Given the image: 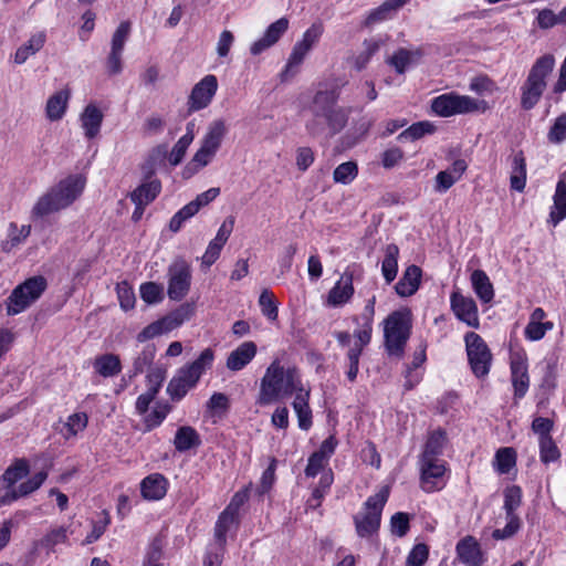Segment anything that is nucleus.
<instances>
[{"label": "nucleus", "mask_w": 566, "mask_h": 566, "mask_svg": "<svg viewBox=\"0 0 566 566\" xmlns=\"http://www.w3.org/2000/svg\"><path fill=\"white\" fill-rule=\"evenodd\" d=\"M337 90L317 91L310 106L312 119L306 123L310 135L317 137L328 129L331 136L338 134L347 124L348 113L337 106Z\"/></svg>", "instance_id": "nucleus-1"}, {"label": "nucleus", "mask_w": 566, "mask_h": 566, "mask_svg": "<svg viewBox=\"0 0 566 566\" xmlns=\"http://www.w3.org/2000/svg\"><path fill=\"white\" fill-rule=\"evenodd\" d=\"M302 387L301 377L295 368L285 370L279 360H274L261 379L256 403L260 406L271 405L283 397L296 394Z\"/></svg>", "instance_id": "nucleus-2"}, {"label": "nucleus", "mask_w": 566, "mask_h": 566, "mask_svg": "<svg viewBox=\"0 0 566 566\" xmlns=\"http://www.w3.org/2000/svg\"><path fill=\"white\" fill-rule=\"evenodd\" d=\"M83 188L84 180L81 177L71 176L61 180L39 198L32 209V214L41 218L69 207L80 196Z\"/></svg>", "instance_id": "nucleus-3"}, {"label": "nucleus", "mask_w": 566, "mask_h": 566, "mask_svg": "<svg viewBox=\"0 0 566 566\" xmlns=\"http://www.w3.org/2000/svg\"><path fill=\"white\" fill-rule=\"evenodd\" d=\"M555 59L552 54L538 57L531 67L528 75L521 87V107L532 109L541 99L546 90V78L553 72Z\"/></svg>", "instance_id": "nucleus-4"}, {"label": "nucleus", "mask_w": 566, "mask_h": 566, "mask_svg": "<svg viewBox=\"0 0 566 566\" xmlns=\"http://www.w3.org/2000/svg\"><path fill=\"white\" fill-rule=\"evenodd\" d=\"M411 326V312L408 308L394 311L384 321L385 348L390 356H403Z\"/></svg>", "instance_id": "nucleus-5"}, {"label": "nucleus", "mask_w": 566, "mask_h": 566, "mask_svg": "<svg viewBox=\"0 0 566 566\" xmlns=\"http://www.w3.org/2000/svg\"><path fill=\"white\" fill-rule=\"evenodd\" d=\"M46 286V280L42 275L27 279L23 283L15 286L7 298V314L12 316L27 310L41 297Z\"/></svg>", "instance_id": "nucleus-6"}, {"label": "nucleus", "mask_w": 566, "mask_h": 566, "mask_svg": "<svg viewBox=\"0 0 566 566\" xmlns=\"http://www.w3.org/2000/svg\"><path fill=\"white\" fill-rule=\"evenodd\" d=\"M388 496L389 488L384 486L378 493L367 499L365 502V512L354 516L355 528L359 537L371 536L378 531L381 512Z\"/></svg>", "instance_id": "nucleus-7"}, {"label": "nucleus", "mask_w": 566, "mask_h": 566, "mask_svg": "<svg viewBox=\"0 0 566 566\" xmlns=\"http://www.w3.org/2000/svg\"><path fill=\"white\" fill-rule=\"evenodd\" d=\"M481 104L483 105L482 111H484V101L479 102L467 95L447 93L433 98L431 103V108L439 116L449 117L455 114H468L478 112L481 109Z\"/></svg>", "instance_id": "nucleus-8"}, {"label": "nucleus", "mask_w": 566, "mask_h": 566, "mask_svg": "<svg viewBox=\"0 0 566 566\" xmlns=\"http://www.w3.org/2000/svg\"><path fill=\"white\" fill-rule=\"evenodd\" d=\"M468 360L472 373L478 378H483L490 373L492 354L483 338L469 332L464 336Z\"/></svg>", "instance_id": "nucleus-9"}, {"label": "nucleus", "mask_w": 566, "mask_h": 566, "mask_svg": "<svg viewBox=\"0 0 566 566\" xmlns=\"http://www.w3.org/2000/svg\"><path fill=\"white\" fill-rule=\"evenodd\" d=\"M168 287L167 295L171 301H181L190 291L191 286V268L189 263L179 258L176 259L168 268Z\"/></svg>", "instance_id": "nucleus-10"}, {"label": "nucleus", "mask_w": 566, "mask_h": 566, "mask_svg": "<svg viewBox=\"0 0 566 566\" xmlns=\"http://www.w3.org/2000/svg\"><path fill=\"white\" fill-rule=\"evenodd\" d=\"M218 90V81L214 75H206L191 90L188 98V112H197L206 108L212 101Z\"/></svg>", "instance_id": "nucleus-11"}, {"label": "nucleus", "mask_w": 566, "mask_h": 566, "mask_svg": "<svg viewBox=\"0 0 566 566\" xmlns=\"http://www.w3.org/2000/svg\"><path fill=\"white\" fill-rule=\"evenodd\" d=\"M130 33V23L123 21L112 36L111 52L107 57V72L115 75L122 72V54Z\"/></svg>", "instance_id": "nucleus-12"}, {"label": "nucleus", "mask_w": 566, "mask_h": 566, "mask_svg": "<svg viewBox=\"0 0 566 566\" xmlns=\"http://www.w3.org/2000/svg\"><path fill=\"white\" fill-rule=\"evenodd\" d=\"M451 308L454 315L468 326L479 327L478 306L472 297L453 292L450 297Z\"/></svg>", "instance_id": "nucleus-13"}, {"label": "nucleus", "mask_w": 566, "mask_h": 566, "mask_svg": "<svg viewBox=\"0 0 566 566\" xmlns=\"http://www.w3.org/2000/svg\"><path fill=\"white\" fill-rule=\"evenodd\" d=\"M214 359V353L211 348H206L201 352L199 357L184 367H181L177 373L186 380L189 385L195 387L199 381L202 374L211 368Z\"/></svg>", "instance_id": "nucleus-14"}, {"label": "nucleus", "mask_w": 566, "mask_h": 566, "mask_svg": "<svg viewBox=\"0 0 566 566\" xmlns=\"http://www.w3.org/2000/svg\"><path fill=\"white\" fill-rule=\"evenodd\" d=\"M289 20L286 18H280L275 22L271 23L264 32V35L258 41L253 42L250 46L252 55H259L263 51L274 45L280 38L287 31Z\"/></svg>", "instance_id": "nucleus-15"}, {"label": "nucleus", "mask_w": 566, "mask_h": 566, "mask_svg": "<svg viewBox=\"0 0 566 566\" xmlns=\"http://www.w3.org/2000/svg\"><path fill=\"white\" fill-rule=\"evenodd\" d=\"M457 556L467 566H482L484 555L479 542L471 535L460 539L455 547Z\"/></svg>", "instance_id": "nucleus-16"}, {"label": "nucleus", "mask_w": 566, "mask_h": 566, "mask_svg": "<svg viewBox=\"0 0 566 566\" xmlns=\"http://www.w3.org/2000/svg\"><path fill=\"white\" fill-rule=\"evenodd\" d=\"M420 480L426 492L437 490V480L446 473L444 462L439 459H420Z\"/></svg>", "instance_id": "nucleus-17"}, {"label": "nucleus", "mask_w": 566, "mask_h": 566, "mask_svg": "<svg viewBox=\"0 0 566 566\" xmlns=\"http://www.w3.org/2000/svg\"><path fill=\"white\" fill-rule=\"evenodd\" d=\"M46 478L48 473L45 471H40L35 473L31 479L22 482L19 486L6 491V493L0 496V506L8 505L13 501H17L18 499L27 496L36 491L41 488Z\"/></svg>", "instance_id": "nucleus-18"}, {"label": "nucleus", "mask_w": 566, "mask_h": 566, "mask_svg": "<svg viewBox=\"0 0 566 566\" xmlns=\"http://www.w3.org/2000/svg\"><path fill=\"white\" fill-rule=\"evenodd\" d=\"M421 277L422 270L418 265L411 264L407 266L395 285L396 293L401 297L413 295L420 286Z\"/></svg>", "instance_id": "nucleus-19"}, {"label": "nucleus", "mask_w": 566, "mask_h": 566, "mask_svg": "<svg viewBox=\"0 0 566 566\" xmlns=\"http://www.w3.org/2000/svg\"><path fill=\"white\" fill-rule=\"evenodd\" d=\"M354 295L353 274L345 272L340 280L329 291L327 304L334 307L347 303Z\"/></svg>", "instance_id": "nucleus-20"}, {"label": "nucleus", "mask_w": 566, "mask_h": 566, "mask_svg": "<svg viewBox=\"0 0 566 566\" xmlns=\"http://www.w3.org/2000/svg\"><path fill=\"white\" fill-rule=\"evenodd\" d=\"M256 345L253 342H244L230 353L227 358V368L233 371L241 370L255 356Z\"/></svg>", "instance_id": "nucleus-21"}, {"label": "nucleus", "mask_w": 566, "mask_h": 566, "mask_svg": "<svg viewBox=\"0 0 566 566\" xmlns=\"http://www.w3.org/2000/svg\"><path fill=\"white\" fill-rule=\"evenodd\" d=\"M310 390L302 387L292 402L293 409L297 416L298 427L307 431L312 427V410L308 405Z\"/></svg>", "instance_id": "nucleus-22"}, {"label": "nucleus", "mask_w": 566, "mask_h": 566, "mask_svg": "<svg viewBox=\"0 0 566 566\" xmlns=\"http://www.w3.org/2000/svg\"><path fill=\"white\" fill-rule=\"evenodd\" d=\"M142 495L147 500H160L167 492V480L163 474L154 473L140 483Z\"/></svg>", "instance_id": "nucleus-23"}, {"label": "nucleus", "mask_w": 566, "mask_h": 566, "mask_svg": "<svg viewBox=\"0 0 566 566\" xmlns=\"http://www.w3.org/2000/svg\"><path fill=\"white\" fill-rule=\"evenodd\" d=\"M161 190V184L158 179L144 181L134 191L129 193L130 200L135 205L148 206L153 202Z\"/></svg>", "instance_id": "nucleus-24"}, {"label": "nucleus", "mask_w": 566, "mask_h": 566, "mask_svg": "<svg viewBox=\"0 0 566 566\" xmlns=\"http://www.w3.org/2000/svg\"><path fill=\"white\" fill-rule=\"evenodd\" d=\"M70 96L71 91L69 88H63L50 96L45 106L46 116L50 120H59L64 116Z\"/></svg>", "instance_id": "nucleus-25"}, {"label": "nucleus", "mask_w": 566, "mask_h": 566, "mask_svg": "<svg viewBox=\"0 0 566 566\" xmlns=\"http://www.w3.org/2000/svg\"><path fill=\"white\" fill-rule=\"evenodd\" d=\"M30 467L24 458L15 459L14 462L7 468L0 479V483L4 489H14V484L29 474Z\"/></svg>", "instance_id": "nucleus-26"}, {"label": "nucleus", "mask_w": 566, "mask_h": 566, "mask_svg": "<svg viewBox=\"0 0 566 566\" xmlns=\"http://www.w3.org/2000/svg\"><path fill=\"white\" fill-rule=\"evenodd\" d=\"M511 374L514 397L520 399L525 396L530 385L526 363L524 360H512Z\"/></svg>", "instance_id": "nucleus-27"}, {"label": "nucleus", "mask_w": 566, "mask_h": 566, "mask_svg": "<svg viewBox=\"0 0 566 566\" xmlns=\"http://www.w3.org/2000/svg\"><path fill=\"white\" fill-rule=\"evenodd\" d=\"M103 113L94 104H88L81 115L82 127L88 139L94 138L99 133Z\"/></svg>", "instance_id": "nucleus-28"}, {"label": "nucleus", "mask_w": 566, "mask_h": 566, "mask_svg": "<svg viewBox=\"0 0 566 566\" xmlns=\"http://www.w3.org/2000/svg\"><path fill=\"white\" fill-rule=\"evenodd\" d=\"M200 443L201 440L199 433L190 426L180 427L175 434L174 446L179 452L197 448Z\"/></svg>", "instance_id": "nucleus-29"}, {"label": "nucleus", "mask_w": 566, "mask_h": 566, "mask_svg": "<svg viewBox=\"0 0 566 566\" xmlns=\"http://www.w3.org/2000/svg\"><path fill=\"white\" fill-rule=\"evenodd\" d=\"M471 283L475 294L483 303H489L493 300V285L484 271L474 270L471 274Z\"/></svg>", "instance_id": "nucleus-30"}, {"label": "nucleus", "mask_w": 566, "mask_h": 566, "mask_svg": "<svg viewBox=\"0 0 566 566\" xmlns=\"http://www.w3.org/2000/svg\"><path fill=\"white\" fill-rule=\"evenodd\" d=\"M511 188L523 191L526 184V161L522 150L512 156V174L510 178Z\"/></svg>", "instance_id": "nucleus-31"}, {"label": "nucleus", "mask_w": 566, "mask_h": 566, "mask_svg": "<svg viewBox=\"0 0 566 566\" xmlns=\"http://www.w3.org/2000/svg\"><path fill=\"white\" fill-rule=\"evenodd\" d=\"M228 133L227 124L223 119H214L208 126L207 133L202 140V145L218 151L224 136Z\"/></svg>", "instance_id": "nucleus-32"}, {"label": "nucleus", "mask_w": 566, "mask_h": 566, "mask_svg": "<svg viewBox=\"0 0 566 566\" xmlns=\"http://www.w3.org/2000/svg\"><path fill=\"white\" fill-rule=\"evenodd\" d=\"M398 256V245L395 243L388 244L385 249V258L381 263V273L387 284H390L397 276Z\"/></svg>", "instance_id": "nucleus-33"}, {"label": "nucleus", "mask_w": 566, "mask_h": 566, "mask_svg": "<svg viewBox=\"0 0 566 566\" xmlns=\"http://www.w3.org/2000/svg\"><path fill=\"white\" fill-rule=\"evenodd\" d=\"M46 41V35L44 32H38L33 34L27 43L21 45L14 54V62L17 64L24 63L29 56L34 55L39 52Z\"/></svg>", "instance_id": "nucleus-34"}, {"label": "nucleus", "mask_w": 566, "mask_h": 566, "mask_svg": "<svg viewBox=\"0 0 566 566\" xmlns=\"http://www.w3.org/2000/svg\"><path fill=\"white\" fill-rule=\"evenodd\" d=\"M93 365L96 373L105 378L113 377L119 374L122 370L120 359L115 354H104L97 356Z\"/></svg>", "instance_id": "nucleus-35"}, {"label": "nucleus", "mask_w": 566, "mask_h": 566, "mask_svg": "<svg viewBox=\"0 0 566 566\" xmlns=\"http://www.w3.org/2000/svg\"><path fill=\"white\" fill-rule=\"evenodd\" d=\"M446 440V431L441 429L432 431L424 443L420 459H438L442 454Z\"/></svg>", "instance_id": "nucleus-36"}, {"label": "nucleus", "mask_w": 566, "mask_h": 566, "mask_svg": "<svg viewBox=\"0 0 566 566\" xmlns=\"http://www.w3.org/2000/svg\"><path fill=\"white\" fill-rule=\"evenodd\" d=\"M549 217L554 224H557L566 218V182L564 180H559L556 185L554 209Z\"/></svg>", "instance_id": "nucleus-37"}, {"label": "nucleus", "mask_w": 566, "mask_h": 566, "mask_svg": "<svg viewBox=\"0 0 566 566\" xmlns=\"http://www.w3.org/2000/svg\"><path fill=\"white\" fill-rule=\"evenodd\" d=\"M217 151L203 145L197 150L191 163L185 168L184 175L186 177L197 172L200 168L206 167L214 157Z\"/></svg>", "instance_id": "nucleus-38"}, {"label": "nucleus", "mask_w": 566, "mask_h": 566, "mask_svg": "<svg viewBox=\"0 0 566 566\" xmlns=\"http://www.w3.org/2000/svg\"><path fill=\"white\" fill-rule=\"evenodd\" d=\"M434 132V126L430 122H418L412 124L406 130L397 136L398 142L405 143L407 140H417L423 137L426 134Z\"/></svg>", "instance_id": "nucleus-39"}, {"label": "nucleus", "mask_w": 566, "mask_h": 566, "mask_svg": "<svg viewBox=\"0 0 566 566\" xmlns=\"http://www.w3.org/2000/svg\"><path fill=\"white\" fill-rule=\"evenodd\" d=\"M515 463L516 452L513 448H501L496 451L494 465L499 473H509Z\"/></svg>", "instance_id": "nucleus-40"}, {"label": "nucleus", "mask_w": 566, "mask_h": 566, "mask_svg": "<svg viewBox=\"0 0 566 566\" xmlns=\"http://www.w3.org/2000/svg\"><path fill=\"white\" fill-rule=\"evenodd\" d=\"M238 523V516L233 513L229 512L228 510H224L216 524L214 527V536L216 539L219 542L220 546H223L226 544V536L230 527Z\"/></svg>", "instance_id": "nucleus-41"}, {"label": "nucleus", "mask_w": 566, "mask_h": 566, "mask_svg": "<svg viewBox=\"0 0 566 566\" xmlns=\"http://www.w3.org/2000/svg\"><path fill=\"white\" fill-rule=\"evenodd\" d=\"M156 355V347L154 344H147L143 350L137 355L133 363V375L137 376L150 367Z\"/></svg>", "instance_id": "nucleus-42"}, {"label": "nucleus", "mask_w": 566, "mask_h": 566, "mask_svg": "<svg viewBox=\"0 0 566 566\" xmlns=\"http://www.w3.org/2000/svg\"><path fill=\"white\" fill-rule=\"evenodd\" d=\"M31 232V226H22L20 229L15 223H10L8 240L2 243V249L7 252L24 241Z\"/></svg>", "instance_id": "nucleus-43"}, {"label": "nucleus", "mask_w": 566, "mask_h": 566, "mask_svg": "<svg viewBox=\"0 0 566 566\" xmlns=\"http://www.w3.org/2000/svg\"><path fill=\"white\" fill-rule=\"evenodd\" d=\"M67 539V530L63 526L52 528L41 539L35 543L36 547L52 551L55 545L65 543Z\"/></svg>", "instance_id": "nucleus-44"}, {"label": "nucleus", "mask_w": 566, "mask_h": 566, "mask_svg": "<svg viewBox=\"0 0 566 566\" xmlns=\"http://www.w3.org/2000/svg\"><path fill=\"white\" fill-rule=\"evenodd\" d=\"M357 174V164L354 161H346L334 169L333 179L337 184L348 185L356 178Z\"/></svg>", "instance_id": "nucleus-45"}, {"label": "nucleus", "mask_w": 566, "mask_h": 566, "mask_svg": "<svg viewBox=\"0 0 566 566\" xmlns=\"http://www.w3.org/2000/svg\"><path fill=\"white\" fill-rule=\"evenodd\" d=\"M418 52H412L406 49H399L389 59V64L392 65L397 73L403 74L407 67L413 62V57L419 56Z\"/></svg>", "instance_id": "nucleus-46"}, {"label": "nucleus", "mask_w": 566, "mask_h": 566, "mask_svg": "<svg viewBox=\"0 0 566 566\" xmlns=\"http://www.w3.org/2000/svg\"><path fill=\"white\" fill-rule=\"evenodd\" d=\"M140 297L147 304H156L164 300L163 285L156 282H146L140 285Z\"/></svg>", "instance_id": "nucleus-47"}, {"label": "nucleus", "mask_w": 566, "mask_h": 566, "mask_svg": "<svg viewBox=\"0 0 566 566\" xmlns=\"http://www.w3.org/2000/svg\"><path fill=\"white\" fill-rule=\"evenodd\" d=\"M259 305L261 307V312L264 316H266L270 321H275L277 318V305L274 297V294L264 289L259 296Z\"/></svg>", "instance_id": "nucleus-48"}, {"label": "nucleus", "mask_w": 566, "mask_h": 566, "mask_svg": "<svg viewBox=\"0 0 566 566\" xmlns=\"http://www.w3.org/2000/svg\"><path fill=\"white\" fill-rule=\"evenodd\" d=\"M193 388L178 373L171 378L167 386V392L172 400L182 399L187 392Z\"/></svg>", "instance_id": "nucleus-49"}, {"label": "nucleus", "mask_w": 566, "mask_h": 566, "mask_svg": "<svg viewBox=\"0 0 566 566\" xmlns=\"http://www.w3.org/2000/svg\"><path fill=\"white\" fill-rule=\"evenodd\" d=\"M538 442L542 462L549 463L559 459L560 452L552 436L547 438L541 437Z\"/></svg>", "instance_id": "nucleus-50"}, {"label": "nucleus", "mask_w": 566, "mask_h": 566, "mask_svg": "<svg viewBox=\"0 0 566 566\" xmlns=\"http://www.w3.org/2000/svg\"><path fill=\"white\" fill-rule=\"evenodd\" d=\"M522 503V491L517 485H511L504 491V510L506 515L515 514Z\"/></svg>", "instance_id": "nucleus-51"}, {"label": "nucleus", "mask_w": 566, "mask_h": 566, "mask_svg": "<svg viewBox=\"0 0 566 566\" xmlns=\"http://www.w3.org/2000/svg\"><path fill=\"white\" fill-rule=\"evenodd\" d=\"M193 140L192 134H185L182 137L179 138V140L175 144V146L171 149V153L169 155V163L172 166H177L181 163V160L185 157V154L190 146V144Z\"/></svg>", "instance_id": "nucleus-52"}, {"label": "nucleus", "mask_w": 566, "mask_h": 566, "mask_svg": "<svg viewBox=\"0 0 566 566\" xmlns=\"http://www.w3.org/2000/svg\"><path fill=\"white\" fill-rule=\"evenodd\" d=\"M119 305L124 311L134 308L135 306V293L128 282L123 281L116 286Z\"/></svg>", "instance_id": "nucleus-53"}, {"label": "nucleus", "mask_w": 566, "mask_h": 566, "mask_svg": "<svg viewBox=\"0 0 566 566\" xmlns=\"http://www.w3.org/2000/svg\"><path fill=\"white\" fill-rule=\"evenodd\" d=\"M507 523L504 528H496L492 533L495 539H506L512 537L521 527V520L516 514L506 515Z\"/></svg>", "instance_id": "nucleus-54"}, {"label": "nucleus", "mask_w": 566, "mask_h": 566, "mask_svg": "<svg viewBox=\"0 0 566 566\" xmlns=\"http://www.w3.org/2000/svg\"><path fill=\"white\" fill-rule=\"evenodd\" d=\"M380 44L375 40L364 41V51L359 53L355 60V67L358 71L365 69L371 56L379 50Z\"/></svg>", "instance_id": "nucleus-55"}, {"label": "nucleus", "mask_w": 566, "mask_h": 566, "mask_svg": "<svg viewBox=\"0 0 566 566\" xmlns=\"http://www.w3.org/2000/svg\"><path fill=\"white\" fill-rule=\"evenodd\" d=\"M547 138L552 144H560L566 139V113L555 119Z\"/></svg>", "instance_id": "nucleus-56"}, {"label": "nucleus", "mask_w": 566, "mask_h": 566, "mask_svg": "<svg viewBox=\"0 0 566 566\" xmlns=\"http://www.w3.org/2000/svg\"><path fill=\"white\" fill-rule=\"evenodd\" d=\"M170 411L168 405L159 406L155 408L149 415L145 417V432L151 431L154 428L159 426Z\"/></svg>", "instance_id": "nucleus-57"}, {"label": "nucleus", "mask_w": 566, "mask_h": 566, "mask_svg": "<svg viewBox=\"0 0 566 566\" xmlns=\"http://www.w3.org/2000/svg\"><path fill=\"white\" fill-rule=\"evenodd\" d=\"M373 332V322L363 321L360 328L354 332V337L356 342L352 348H359L360 353H363L364 347H366L371 339Z\"/></svg>", "instance_id": "nucleus-58"}, {"label": "nucleus", "mask_w": 566, "mask_h": 566, "mask_svg": "<svg viewBox=\"0 0 566 566\" xmlns=\"http://www.w3.org/2000/svg\"><path fill=\"white\" fill-rule=\"evenodd\" d=\"M429 555V548L426 544H417L407 556L406 566H422Z\"/></svg>", "instance_id": "nucleus-59"}, {"label": "nucleus", "mask_w": 566, "mask_h": 566, "mask_svg": "<svg viewBox=\"0 0 566 566\" xmlns=\"http://www.w3.org/2000/svg\"><path fill=\"white\" fill-rule=\"evenodd\" d=\"M146 378L148 386L147 391L156 396L166 378V370L161 367L151 368Z\"/></svg>", "instance_id": "nucleus-60"}, {"label": "nucleus", "mask_w": 566, "mask_h": 566, "mask_svg": "<svg viewBox=\"0 0 566 566\" xmlns=\"http://www.w3.org/2000/svg\"><path fill=\"white\" fill-rule=\"evenodd\" d=\"M391 532L398 537L405 536L409 528V515L407 513L398 512L391 516L390 520Z\"/></svg>", "instance_id": "nucleus-61"}, {"label": "nucleus", "mask_w": 566, "mask_h": 566, "mask_svg": "<svg viewBox=\"0 0 566 566\" xmlns=\"http://www.w3.org/2000/svg\"><path fill=\"white\" fill-rule=\"evenodd\" d=\"M111 518L106 511L102 512V518L93 523L92 532L85 537V544H92L96 542L106 531Z\"/></svg>", "instance_id": "nucleus-62"}, {"label": "nucleus", "mask_w": 566, "mask_h": 566, "mask_svg": "<svg viewBox=\"0 0 566 566\" xmlns=\"http://www.w3.org/2000/svg\"><path fill=\"white\" fill-rule=\"evenodd\" d=\"M195 310L196 306L193 303L186 302L179 305L176 310L171 311L169 314L177 323V325L180 326L193 316Z\"/></svg>", "instance_id": "nucleus-63"}, {"label": "nucleus", "mask_w": 566, "mask_h": 566, "mask_svg": "<svg viewBox=\"0 0 566 566\" xmlns=\"http://www.w3.org/2000/svg\"><path fill=\"white\" fill-rule=\"evenodd\" d=\"M88 422L87 415L85 412H75L67 418L65 427L70 434L75 436L77 432L83 431Z\"/></svg>", "instance_id": "nucleus-64"}]
</instances>
